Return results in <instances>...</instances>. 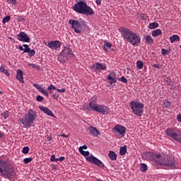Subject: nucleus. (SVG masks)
<instances>
[{"mask_svg":"<svg viewBox=\"0 0 181 181\" xmlns=\"http://www.w3.org/2000/svg\"><path fill=\"white\" fill-rule=\"evenodd\" d=\"M38 108L40 110V111H42L44 114H46L47 115H49V117H53L54 118H56V116L53 114V112L49 109V107H46L44 106H38Z\"/></svg>","mask_w":181,"mask_h":181,"instance_id":"obj_14","label":"nucleus"},{"mask_svg":"<svg viewBox=\"0 0 181 181\" xmlns=\"http://www.w3.org/2000/svg\"><path fill=\"white\" fill-rule=\"evenodd\" d=\"M2 117H4V118H5V119H6V118H8V117H9V112L8 111H6L3 113H1Z\"/></svg>","mask_w":181,"mask_h":181,"instance_id":"obj_43","label":"nucleus"},{"mask_svg":"<svg viewBox=\"0 0 181 181\" xmlns=\"http://www.w3.org/2000/svg\"><path fill=\"white\" fill-rule=\"evenodd\" d=\"M127 153V146H124L120 147L119 149V155H121V156H124V155H125Z\"/></svg>","mask_w":181,"mask_h":181,"instance_id":"obj_27","label":"nucleus"},{"mask_svg":"<svg viewBox=\"0 0 181 181\" xmlns=\"http://www.w3.org/2000/svg\"><path fill=\"white\" fill-rule=\"evenodd\" d=\"M130 107L135 115H137V117H142L144 114V103L137 101H132L130 103Z\"/></svg>","mask_w":181,"mask_h":181,"instance_id":"obj_7","label":"nucleus"},{"mask_svg":"<svg viewBox=\"0 0 181 181\" xmlns=\"http://www.w3.org/2000/svg\"><path fill=\"white\" fill-rule=\"evenodd\" d=\"M83 149H87V146L83 145V146L79 147V151H83Z\"/></svg>","mask_w":181,"mask_h":181,"instance_id":"obj_51","label":"nucleus"},{"mask_svg":"<svg viewBox=\"0 0 181 181\" xmlns=\"http://www.w3.org/2000/svg\"><path fill=\"white\" fill-rule=\"evenodd\" d=\"M108 156L111 160H115L117 159V153H115V151H110Z\"/></svg>","mask_w":181,"mask_h":181,"instance_id":"obj_26","label":"nucleus"},{"mask_svg":"<svg viewBox=\"0 0 181 181\" xmlns=\"http://www.w3.org/2000/svg\"><path fill=\"white\" fill-rule=\"evenodd\" d=\"M115 129L116 132H119L122 136H125V133L127 132V129L124 126H121L119 124H117L115 127Z\"/></svg>","mask_w":181,"mask_h":181,"instance_id":"obj_15","label":"nucleus"},{"mask_svg":"<svg viewBox=\"0 0 181 181\" xmlns=\"http://www.w3.org/2000/svg\"><path fill=\"white\" fill-rule=\"evenodd\" d=\"M119 30L124 39H126L127 42L132 45V46H138L141 43V37L131 31V30L122 27Z\"/></svg>","mask_w":181,"mask_h":181,"instance_id":"obj_3","label":"nucleus"},{"mask_svg":"<svg viewBox=\"0 0 181 181\" xmlns=\"http://www.w3.org/2000/svg\"><path fill=\"white\" fill-rule=\"evenodd\" d=\"M28 56L30 57H33V56H35V54H36V51H35V49H29V51H27V52Z\"/></svg>","mask_w":181,"mask_h":181,"instance_id":"obj_32","label":"nucleus"},{"mask_svg":"<svg viewBox=\"0 0 181 181\" xmlns=\"http://www.w3.org/2000/svg\"><path fill=\"white\" fill-rule=\"evenodd\" d=\"M48 93H49V94H52V90H49Z\"/></svg>","mask_w":181,"mask_h":181,"instance_id":"obj_64","label":"nucleus"},{"mask_svg":"<svg viewBox=\"0 0 181 181\" xmlns=\"http://www.w3.org/2000/svg\"><path fill=\"white\" fill-rule=\"evenodd\" d=\"M111 47H112V45H111V43H110L108 42H105V45H104L105 52H112V51H114V49H112Z\"/></svg>","mask_w":181,"mask_h":181,"instance_id":"obj_21","label":"nucleus"},{"mask_svg":"<svg viewBox=\"0 0 181 181\" xmlns=\"http://www.w3.org/2000/svg\"><path fill=\"white\" fill-rule=\"evenodd\" d=\"M145 40V43H147V45H153V38H152L151 35H146Z\"/></svg>","mask_w":181,"mask_h":181,"instance_id":"obj_24","label":"nucleus"},{"mask_svg":"<svg viewBox=\"0 0 181 181\" xmlns=\"http://www.w3.org/2000/svg\"><path fill=\"white\" fill-rule=\"evenodd\" d=\"M22 152L23 153H24L25 155L29 153V147L28 146H25L23 148V150H22Z\"/></svg>","mask_w":181,"mask_h":181,"instance_id":"obj_38","label":"nucleus"},{"mask_svg":"<svg viewBox=\"0 0 181 181\" xmlns=\"http://www.w3.org/2000/svg\"><path fill=\"white\" fill-rule=\"evenodd\" d=\"M160 35H162V30L160 29H156L152 31L153 37H158Z\"/></svg>","mask_w":181,"mask_h":181,"instance_id":"obj_25","label":"nucleus"},{"mask_svg":"<svg viewBox=\"0 0 181 181\" xmlns=\"http://www.w3.org/2000/svg\"><path fill=\"white\" fill-rule=\"evenodd\" d=\"M48 91H50L51 90H57V88L54 86L53 84H51L48 88H47Z\"/></svg>","mask_w":181,"mask_h":181,"instance_id":"obj_41","label":"nucleus"},{"mask_svg":"<svg viewBox=\"0 0 181 181\" xmlns=\"http://www.w3.org/2000/svg\"><path fill=\"white\" fill-rule=\"evenodd\" d=\"M161 54H163V56H166V54H170V51L167 50L165 48H163L161 49Z\"/></svg>","mask_w":181,"mask_h":181,"instance_id":"obj_35","label":"nucleus"},{"mask_svg":"<svg viewBox=\"0 0 181 181\" xmlns=\"http://www.w3.org/2000/svg\"><path fill=\"white\" fill-rule=\"evenodd\" d=\"M47 139L49 141V142H50V141H52V136H48L47 138Z\"/></svg>","mask_w":181,"mask_h":181,"instance_id":"obj_61","label":"nucleus"},{"mask_svg":"<svg viewBox=\"0 0 181 181\" xmlns=\"http://www.w3.org/2000/svg\"><path fill=\"white\" fill-rule=\"evenodd\" d=\"M81 155H83V156H87L86 158H89L90 152L88 151H84V150L79 151Z\"/></svg>","mask_w":181,"mask_h":181,"instance_id":"obj_33","label":"nucleus"},{"mask_svg":"<svg viewBox=\"0 0 181 181\" xmlns=\"http://www.w3.org/2000/svg\"><path fill=\"white\" fill-rule=\"evenodd\" d=\"M170 43H174V42H180V37L177 35H173L170 37Z\"/></svg>","mask_w":181,"mask_h":181,"instance_id":"obj_23","label":"nucleus"},{"mask_svg":"<svg viewBox=\"0 0 181 181\" xmlns=\"http://www.w3.org/2000/svg\"><path fill=\"white\" fill-rule=\"evenodd\" d=\"M17 39L20 42H25L27 43L30 42V38L25 32H21L18 35H17Z\"/></svg>","mask_w":181,"mask_h":181,"instance_id":"obj_13","label":"nucleus"},{"mask_svg":"<svg viewBox=\"0 0 181 181\" xmlns=\"http://www.w3.org/2000/svg\"><path fill=\"white\" fill-rule=\"evenodd\" d=\"M165 81L167 86H169L170 87H171V89L175 90V88H176V86H175V83L170 78H167L165 80Z\"/></svg>","mask_w":181,"mask_h":181,"instance_id":"obj_22","label":"nucleus"},{"mask_svg":"<svg viewBox=\"0 0 181 181\" xmlns=\"http://www.w3.org/2000/svg\"><path fill=\"white\" fill-rule=\"evenodd\" d=\"M73 11L80 15H85L86 16H90L94 15V11L90 6L87 5V3L84 1H78L72 6Z\"/></svg>","mask_w":181,"mask_h":181,"instance_id":"obj_4","label":"nucleus"},{"mask_svg":"<svg viewBox=\"0 0 181 181\" xmlns=\"http://www.w3.org/2000/svg\"><path fill=\"white\" fill-rule=\"evenodd\" d=\"M33 160V158H32V157H29V158H25L23 160V162L25 163V165H28V163H30V162Z\"/></svg>","mask_w":181,"mask_h":181,"instance_id":"obj_34","label":"nucleus"},{"mask_svg":"<svg viewBox=\"0 0 181 181\" xmlns=\"http://www.w3.org/2000/svg\"><path fill=\"white\" fill-rule=\"evenodd\" d=\"M56 156H54V155H52V156H51V158H50V160H51V162H56Z\"/></svg>","mask_w":181,"mask_h":181,"instance_id":"obj_48","label":"nucleus"},{"mask_svg":"<svg viewBox=\"0 0 181 181\" xmlns=\"http://www.w3.org/2000/svg\"><path fill=\"white\" fill-rule=\"evenodd\" d=\"M34 87H35V88H37V90H39L41 86L39 84L35 83Z\"/></svg>","mask_w":181,"mask_h":181,"instance_id":"obj_54","label":"nucleus"},{"mask_svg":"<svg viewBox=\"0 0 181 181\" xmlns=\"http://www.w3.org/2000/svg\"><path fill=\"white\" fill-rule=\"evenodd\" d=\"M59 136H63V138H69V136L62 134H60Z\"/></svg>","mask_w":181,"mask_h":181,"instance_id":"obj_56","label":"nucleus"},{"mask_svg":"<svg viewBox=\"0 0 181 181\" xmlns=\"http://www.w3.org/2000/svg\"><path fill=\"white\" fill-rule=\"evenodd\" d=\"M141 156L142 159L144 160H154V164L156 166H159V165H161L167 169H177L176 160L173 156H164L162 158L160 154H155L152 152H144L141 154ZM160 158H162L160 160H157L160 159Z\"/></svg>","mask_w":181,"mask_h":181,"instance_id":"obj_1","label":"nucleus"},{"mask_svg":"<svg viewBox=\"0 0 181 181\" xmlns=\"http://www.w3.org/2000/svg\"><path fill=\"white\" fill-rule=\"evenodd\" d=\"M171 105H172V104L170 103V102H169L168 100H165V102L164 103L165 108H170Z\"/></svg>","mask_w":181,"mask_h":181,"instance_id":"obj_37","label":"nucleus"},{"mask_svg":"<svg viewBox=\"0 0 181 181\" xmlns=\"http://www.w3.org/2000/svg\"><path fill=\"white\" fill-rule=\"evenodd\" d=\"M16 173H15V168L11 163L0 159V176L4 177V179H13Z\"/></svg>","mask_w":181,"mask_h":181,"instance_id":"obj_2","label":"nucleus"},{"mask_svg":"<svg viewBox=\"0 0 181 181\" xmlns=\"http://www.w3.org/2000/svg\"><path fill=\"white\" fill-rule=\"evenodd\" d=\"M107 80L111 85L114 84V83H117V79L115 78V73L111 72L107 76Z\"/></svg>","mask_w":181,"mask_h":181,"instance_id":"obj_19","label":"nucleus"},{"mask_svg":"<svg viewBox=\"0 0 181 181\" xmlns=\"http://www.w3.org/2000/svg\"><path fill=\"white\" fill-rule=\"evenodd\" d=\"M42 94H44V95H46L47 97H49V92H47V90H44Z\"/></svg>","mask_w":181,"mask_h":181,"instance_id":"obj_52","label":"nucleus"},{"mask_svg":"<svg viewBox=\"0 0 181 181\" xmlns=\"http://www.w3.org/2000/svg\"><path fill=\"white\" fill-rule=\"evenodd\" d=\"M11 21V16H6L2 20V23L5 24L6 22H9Z\"/></svg>","mask_w":181,"mask_h":181,"instance_id":"obj_36","label":"nucleus"},{"mask_svg":"<svg viewBox=\"0 0 181 181\" xmlns=\"http://www.w3.org/2000/svg\"><path fill=\"white\" fill-rule=\"evenodd\" d=\"M54 100H57L59 98V93H56L52 95Z\"/></svg>","mask_w":181,"mask_h":181,"instance_id":"obj_49","label":"nucleus"},{"mask_svg":"<svg viewBox=\"0 0 181 181\" xmlns=\"http://www.w3.org/2000/svg\"><path fill=\"white\" fill-rule=\"evenodd\" d=\"M95 4L97 5H101V0H95Z\"/></svg>","mask_w":181,"mask_h":181,"instance_id":"obj_57","label":"nucleus"},{"mask_svg":"<svg viewBox=\"0 0 181 181\" xmlns=\"http://www.w3.org/2000/svg\"><path fill=\"white\" fill-rule=\"evenodd\" d=\"M136 68L139 69V70L144 69V62L142 61H137Z\"/></svg>","mask_w":181,"mask_h":181,"instance_id":"obj_31","label":"nucleus"},{"mask_svg":"<svg viewBox=\"0 0 181 181\" xmlns=\"http://www.w3.org/2000/svg\"><path fill=\"white\" fill-rule=\"evenodd\" d=\"M36 117H37V112L30 109L28 114L24 115V118L20 119L18 121L21 122L23 125H25L26 128H30L32 127V124L35 122Z\"/></svg>","mask_w":181,"mask_h":181,"instance_id":"obj_5","label":"nucleus"},{"mask_svg":"<svg viewBox=\"0 0 181 181\" xmlns=\"http://www.w3.org/2000/svg\"><path fill=\"white\" fill-rule=\"evenodd\" d=\"M140 18L143 20V21H146V19L148 18V16L146 14H144L141 13L140 15Z\"/></svg>","mask_w":181,"mask_h":181,"instance_id":"obj_44","label":"nucleus"},{"mask_svg":"<svg viewBox=\"0 0 181 181\" xmlns=\"http://www.w3.org/2000/svg\"><path fill=\"white\" fill-rule=\"evenodd\" d=\"M86 160H88V162H90V163H93V165H97L99 168H104L105 166L103 161L100 160L96 157H94L93 154H90L89 157H86Z\"/></svg>","mask_w":181,"mask_h":181,"instance_id":"obj_10","label":"nucleus"},{"mask_svg":"<svg viewBox=\"0 0 181 181\" xmlns=\"http://www.w3.org/2000/svg\"><path fill=\"white\" fill-rule=\"evenodd\" d=\"M6 2H8V4H11V5H16L17 4L16 0H6Z\"/></svg>","mask_w":181,"mask_h":181,"instance_id":"obj_45","label":"nucleus"},{"mask_svg":"<svg viewBox=\"0 0 181 181\" xmlns=\"http://www.w3.org/2000/svg\"><path fill=\"white\" fill-rule=\"evenodd\" d=\"M29 66H31V67H33V69H36V67H37V65H36L35 64H30Z\"/></svg>","mask_w":181,"mask_h":181,"instance_id":"obj_55","label":"nucleus"},{"mask_svg":"<svg viewBox=\"0 0 181 181\" xmlns=\"http://www.w3.org/2000/svg\"><path fill=\"white\" fill-rule=\"evenodd\" d=\"M43 100H45V98H43V96L41 95H37L36 97V100L38 101V103H42V101H43Z\"/></svg>","mask_w":181,"mask_h":181,"instance_id":"obj_40","label":"nucleus"},{"mask_svg":"<svg viewBox=\"0 0 181 181\" xmlns=\"http://www.w3.org/2000/svg\"><path fill=\"white\" fill-rule=\"evenodd\" d=\"M153 67H155V69H162V66H160V64H154L153 65Z\"/></svg>","mask_w":181,"mask_h":181,"instance_id":"obj_46","label":"nucleus"},{"mask_svg":"<svg viewBox=\"0 0 181 181\" xmlns=\"http://www.w3.org/2000/svg\"><path fill=\"white\" fill-rule=\"evenodd\" d=\"M23 47H25L23 53H26L27 52H29V49H30V47H29V45L24 44L23 45Z\"/></svg>","mask_w":181,"mask_h":181,"instance_id":"obj_39","label":"nucleus"},{"mask_svg":"<svg viewBox=\"0 0 181 181\" xmlns=\"http://www.w3.org/2000/svg\"><path fill=\"white\" fill-rule=\"evenodd\" d=\"M87 132H88L90 135H92V136H98V135H100V131L94 127H90L87 129Z\"/></svg>","mask_w":181,"mask_h":181,"instance_id":"obj_16","label":"nucleus"},{"mask_svg":"<svg viewBox=\"0 0 181 181\" xmlns=\"http://www.w3.org/2000/svg\"><path fill=\"white\" fill-rule=\"evenodd\" d=\"M18 49H19V50H21V51L25 52V49H24L23 47H22V46H19V47H18Z\"/></svg>","mask_w":181,"mask_h":181,"instance_id":"obj_59","label":"nucleus"},{"mask_svg":"<svg viewBox=\"0 0 181 181\" xmlns=\"http://www.w3.org/2000/svg\"><path fill=\"white\" fill-rule=\"evenodd\" d=\"M159 27V23H151L149 24V29H156V28H158Z\"/></svg>","mask_w":181,"mask_h":181,"instance_id":"obj_29","label":"nucleus"},{"mask_svg":"<svg viewBox=\"0 0 181 181\" xmlns=\"http://www.w3.org/2000/svg\"><path fill=\"white\" fill-rule=\"evenodd\" d=\"M165 134L168 136H170L173 139H175V141H177V142H179V144H181V132L180 130L177 129H173V128H168L165 130Z\"/></svg>","mask_w":181,"mask_h":181,"instance_id":"obj_9","label":"nucleus"},{"mask_svg":"<svg viewBox=\"0 0 181 181\" xmlns=\"http://www.w3.org/2000/svg\"><path fill=\"white\" fill-rule=\"evenodd\" d=\"M62 46V42L60 41L56 40V41H51L48 42V47L50 49H59Z\"/></svg>","mask_w":181,"mask_h":181,"instance_id":"obj_17","label":"nucleus"},{"mask_svg":"<svg viewBox=\"0 0 181 181\" xmlns=\"http://www.w3.org/2000/svg\"><path fill=\"white\" fill-rule=\"evenodd\" d=\"M90 69L95 70L96 73H100L101 70H107V66H105V64L96 63L95 64H93L90 66Z\"/></svg>","mask_w":181,"mask_h":181,"instance_id":"obj_12","label":"nucleus"},{"mask_svg":"<svg viewBox=\"0 0 181 181\" xmlns=\"http://www.w3.org/2000/svg\"><path fill=\"white\" fill-rule=\"evenodd\" d=\"M73 56H74L73 50L70 49V45H66L60 54L58 55V60H59L60 63H66V61L73 57Z\"/></svg>","mask_w":181,"mask_h":181,"instance_id":"obj_6","label":"nucleus"},{"mask_svg":"<svg viewBox=\"0 0 181 181\" xmlns=\"http://www.w3.org/2000/svg\"><path fill=\"white\" fill-rule=\"evenodd\" d=\"M89 107L92 108L93 111L95 107H98V105H97V96H93L89 100Z\"/></svg>","mask_w":181,"mask_h":181,"instance_id":"obj_18","label":"nucleus"},{"mask_svg":"<svg viewBox=\"0 0 181 181\" xmlns=\"http://www.w3.org/2000/svg\"><path fill=\"white\" fill-rule=\"evenodd\" d=\"M140 170L141 172H144V173L146 172V170H148V165L145 163H141Z\"/></svg>","mask_w":181,"mask_h":181,"instance_id":"obj_30","label":"nucleus"},{"mask_svg":"<svg viewBox=\"0 0 181 181\" xmlns=\"http://www.w3.org/2000/svg\"><path fill=\"white\" fill-rule=\"evenodd\" d=\"M0 71L1 73H4V74L7 75L8 76H11V73L8 70L5 69V67L4 66H1Z\"/></svg>","mask_w":181,"mask_h":181,"instance_id":"obj_28","label":"nucleus"},{"mask_svg":"<svg viewBox=\"0 0 181 181\" xmlns=\"http://www.w3.org/2000/svg\"><path fill=\"white\" fill-rule=\"evenodd\" d=\"M57 91H58V93H66V88L57 89Z\"/></svg>","mask_w":181,"mask_h":181,"instance_id":"obj_50","label":"nucleus"},{"mask_svg":"<svg viewBox=\"0 0 181 181\" xmlns=\"http://www.w3.org/2000/svg\"><path fill=\"white\" fill-rule=\"evenodd\" d=\"M16 78L19 80L20 83H25L23 81V71L22 70L18 69L17 71Z\"/></svg>","mask_w":181,"mask_h":181,"instance_id":"obj_20","label":"nucleus"},{"mask_svg":"<svg viewBox=\"0 0 181 181\" xmlns=\"http://www.w3.org/2000/svg\"><path fill=\"white\" fill-rule=\"evenodd\" d=\"M64 159H66V158H64V156H62L59 158H57L56 162H58V160H59L60 162H63V160H64Z\"/></svg>","mask_w":181,"mask_h":181,"instance_id":"obj_47","label":"nucleus"},{"mask_svg":"<svg viewBox=\"0 0 181 181\" xmlns=\"http://www.w3.org/2000/svg\"><path fill=\"white\" fill-rule=\"evenodd\" d=\"M69 25H71V29H74V33L78 34L81 33V30H83V28H87L86 21H82L81 23H79L78 21L69 20Z\"/></svg>","mask_w":181,"mask_h":181,"instance_id":"obj_8","label":"nucleus"},{"mask_svg":"<svg viewBox=\"0 0 181 181\" xmlns=\"http://www.w3.org/2000/svg\"><path fill=\"white\" fill-rule=\"evenodd\" d=\"M38 90H39V91H40V93H42L45 89L43 88V87L41 86V87L40 88V89H38Z\"/></svg>","mask_w":181,"mask_h":181,"instance_id":"obj_60","label":"nucleus"},{"mask_svg":"<svg viewBox=\"0 0 181 181\" xmlns=\"http://www.w3.org/2000/svg\"><path fill=\"white\" fill-rule=\"evenodd\" d=\"M177 119L178 122H181V114L177 115Z\"/></svg>","mask_w":181,"mask_h":181,"instance_id":"obj_53","label":"nucleus"},{"mask_svg":"<svg viewBox=\"0 0 181 181\" xmlns=\"http://www.w3.org/2000/svg\"><path fill=\"white\" fill-rule=\"evenodd\" d=\"M52 170L56 169V165H52Z\"/></svg>","mask_w":181,"mask_h":181,"instance_id":"obj_63","label":"nucleus"},{"mask_svg":"<svg viewBox=\"0 0 181 181\" xmlns=\"http://www.w3.org/2000/svg\"><path fill=\"white\" fill-rule=\"evenodd\" d=\"M35 69H37V70H40V66L37 65V67H35Z\"/></svg>","mask_w":181,"mask_h":181,"instance_id":"obj_62","label":"nucleus"},{"mask_svg":"<svg viewBox=\"0 0 181 181\" xmlns=\"http://www.w3.org/2000/svg\"><path fill=\"white\" fill-rule=\"evenodd\" d=\"M94 111L100 114H103V115H108L110 114V108L102 105H98V107H95Z\"/></svg>","mask_w":181,"mask_h":181,"instance_id":"obj_11","label":"nucleus"},{"mask_svg":"<svg viewBox=\"0 0 181 181\" xmlns=\"http://www.w3.org/2000/svg\"><path fill=\"white\" fill-rule=\"evenodd\" d=\"M4 136H5V134H4V133H2L1 131H0V139H1V138H4Z\"/></svg>","mask_w":181,"mask_h":181,"instance_id":"obj_58","label":"nucleus"},{"mask_svg":"<svg viewBox=\"0 0 181 181\" xmlns=\"http://www.w3.org/2000/svg\"><path fill=\"white\" fill-rule=\"evenodd\" d=\"M119 81H122V83H128V79L125 76H122L118 78Z\"/></svg>","mask_w":181,"mask_h":181,"instance_id":"obj_42","label":"nucleus"}]
</instances>
